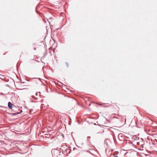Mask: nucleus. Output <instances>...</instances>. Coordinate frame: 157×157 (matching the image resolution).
Segmentation results:
<instances>
[{"label":"nucleus","mask_w":157,"mask_h":157,"mask_svg":"<svg viewBox=\"0 0 157 157\" xmlns=\"http://www.w3.org/2000/svg\"><path fill=\"white\" fill-rule=\"evenodd\" d=\"M8 106L9 107L10 109H12V104L11 103V102H8Z\"/></svg>","instance_id":"1"},{"label":"nucleus","mask_w":157,"mask_h":157,"mask_svg":"<svg viewBox=\"0 0 157 157\" xmlns=\"http://www.w3.org/2000/svg\"><path fill=\"white\" fill-rule=\"evenodd\" d=\"M66 65L67 66V67H68L69 64H68V63H66Z\"/></svg>","instance_id":"2"},{"label":"nucleus","mask_w":157,"mask_h":157,"mask_svg":"<svg viewBox=\"0 0 157 157\" xmlns=\"http://www.w3.org/2000/svg\"><path fill=\"white\" fill-rule=\"evenodd\" d=\"M116 157H118L117 156H116Z\"/></svg>","instance_id":"3"}]
</instances>
